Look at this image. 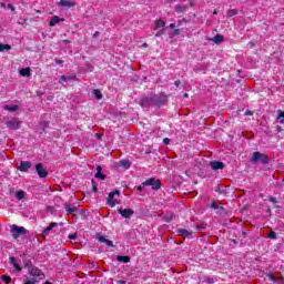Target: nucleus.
Masks as SVG:
<instances>
[{
  "instance_id": "obj_1",
  "label": "nucleus",
  "mask_w": 284,
  "mask_h": 284,
  "mask_svg": "<svg viewBox=\"0 0 284 284\" xmlns=\"http://www.w3.org/2000/svg\"><path fill=\"white\" fill-rule=\"evenodd\" d=\"M10 233H11L12 239H14V241H17V239H20L21 236H23V234H28V230H26V227H23V226L13 224V225H11Z\"/></svg>"
},
{
  "instance_id": "obj_2",
  "label": "nucleus",
  "mask_w": 284,
  "mask_h": 284,
  "mask_svg": "<svg viewBox=\"0 0 284 284\" xmlns=\"http://www.w3.org/2000/svg\"><path fill=\"white\" fill-rule=\"evenodd\" d=\"M145 187H152V190H161V181L154 178L148 179L142 183Z\"/></svg>"
},
{
  "instance_id": "obj_3",
  "label": "nucleus",
  "mask_w": 284,
  "mask_h": 284,
  "mask_svg": "<svg viewBox=\"0 0 284 284\" xmlns=\"http://www.w3.org/2000/svg\"><path fill=\"white\" fill-rule=\"evenodd\" d=\"M252 161H253V163H256L260 161L261 163H264V165H265V164L270 163V158L261 152H253Z\"/></svg>"
},
{
  "instance_id": "obj_4",
  "label": "nucleus",
  "mask_w": 284,
  "mask_h": 284,
  "mask_svg": "<svg viewBox=\"0 0 284 284\" xmlns=\"http://www.w3.org/2000/svg\"><path fill=\"white\" fill-rule=\"evenodd\" d=\"M119 194H121V192L119 190H115L114 192H111L108 196L106 203L108 205H110V207H114L116 205L118 199H119Z\"/></svg>"
},
{
  "instance_id": "obj_5",
  "label": "nucleus",
  "mask_w": 284,
  "mask_h": 284,
  "mask_svg": "<svg viewBox=\"0 0 284 284\" xmlns=\"http://www.w3.org/2000/svg\"><path fill=\"white\" fill-rule=\"evenodd\" d=\"M28 272H29L30 276H32V278H43L44 277L43 273H41V270H39L37 266H32V267L28 268Z\"/></svg>"
},
{
  "instance_id": "obj_6",
  "label": "nucleus",
  "mask_w": 284,
  "mask_h": 284,
  "mask_svg": "<svg viewBox=\"0 0 284 284\" xmlns=\"http://www.w3.org/2000/svg\"><path fill=\"white\" fill-rule=\"evenodd\" d=\"M36 171L40 179H45V176H48V170H45V168H43L42 163L36 164Z\"/></svg>"
},
{
  "instance_id": "obj_7",
  "label": "nucleus",
  "mask_w": 284,
  "mask_h": 284,
  "mask_svg": "<svg viewBox=\"0 0 284 284\" xmlns=\"http://www.w3.org/2000/svg\"><path fill=\"white\" fill-rule=\"evenodd\" d=\"M6 124L9 130H19L21 128V122L18 119L9 120Z\"/></svg>"
},
{
  "instance_id": "obj_8",
  "label": "nucleus",
  "mask_w": 284,
  "mask_h": 284,
  "mask_svg": "<svg viewBox=\"0 0 284 284\" xmlns=\"http://www.w3.org/2000/svg\"><path fill=\"white\" fill-rule=\"evenodd\" d=\"M119 214H121V216H123V219H130L131 216L134 215V210L128 207V209H123V207H120L118 210Z\"/></svg>"
},
{
  "instance_id": "obj_9",
  "label": "nucleus",
  "mask_w": 284,
  "mask_h": 284,
  "mask_svg": "<svg viewBox=\"0 0 284 284\" xmlns=\"http://www.w3.org/2000/svg\"><path fill=\"white\" fill-rule=\"evenodd\" d=\"M30 168H32V162H30V161H21L20 165L18 166V170L20 172H28V170H30Z\"/></svg>"
},
{
  "instance_id": "obj_10",
  "label": "nucleus",
  "mask_w": 284,
  "mask_h": 284,
  "mask_svg": "<svg viewBox=\"0 0 284 284\" xmlns=\"http://www.w3.org/2000/svg\"><path fill=\"white\" fill-rule=\"evenodd\" d=\"M58 6H60L61 8H74V6H77V3H74L70 0H60Z\"/></svg>"
},
{
  "instance_id": "obj_11",
  "label": "nucleus",
  "mask_w": 284,
  "mask_h": 284,
  "mask_svg": "<svg viewBox=\"0 0 284 284\" xmlns=\"http://www.w3.org/2000/svg\"><path fill=\"white\" fill-rule=\"evenodd\" d=\"M9 264L12 265V267H14L16 272H21V270H23L21 265H19V263L17 262V258L14 257H9Z\"/></svg>"
},
{
  "instance_id": "obj_12",
  "label": "nucleus",
  "mask_w": 284,
  "mask_h": 284,
  "mask_svg": "<svg viewBox=\"0 0 284 284\" xmlns=\"http://www.w3.org/2000/svg\"><path fill=\"white\" fill-rule=\"evenodd\" d=\"M210 165H211L212 170H223V168H225V164L223 162H219V161H212V162H210Z\"/></svg>"
},
{
  "instance_id": "obj_13",
  "label": "nucleus",
  "mask_w": 284,
  "mask_h": 284,
  "mask_svg": "<svg viewBox=\"0 0 284 284\" xmlns=\"http://www.w3.org/2000/svg\"><path fill=\"white\" fill-rule=\"evenodd\" d=\"M176 232H178L179 236H185L186 239L192 237V231H187L185 229H178Z\"/></svg>"
},
{
  "instance_id": "obj_14",
  "label": "nucleus",
  "mask_w": 284,
  "mask_h": 284,
  "mask_svg": "<svg viewBox=\"0 0 284 284\" xmlns=\"http://www.w3.org/2000/svg\"><path fill=\"white\" fill-rule=\"evenodd\" d=\"M98 241H99L100 243H105V245H108L109 247H114V244L112 243V241L105 239V236H103V235H100V236L98 237Z\"/></svg>"
},
{
  "instance_id": "obj_15",
  "label": "nucleus",
  "mask_w": 284,
  "mask_h": 284,
  "mask_svg": "<svg viewBox=\"0 0 284 284\" xmlns=\"http://www.w3.org/2000/svg\"><path fill=\"white\" fill-rule=\"evenodd\" d=\"M64 210L68 212V214H74L77 212V206H73L72 204L64 203Z\"/></svg>"
},
{
  "instance_id": "obj_16",
  "label": "nucleus",
  "mask_w": 284,
  "mask_h": 284,
  "mask_svg": "<svg viewBox=\"0 0 284 284\" xmlns=\"http://www.w3.org/2000/svg\"><path fill=\"white\" fill-rule=\"evenodd\" d=\"M175 12L178 14H183V13L187 12V6L180 4V6L175 7Z\"/></svg>"
},
{
  "instance_id": "obj_17",
  "label": "nucleus",
  "mask_w": 284,
  "mask_h": 284,
  "mask_svg": "<svg viewBox=\"0 0 284 284\" xmlns=\"http://www.w3.org/2000/svg\"><path fill=\"white\" fill-rule=\"evenodd\" d=\"M102 168L99 165L97 166V173H95V179H100V181H104L105 180V175L102 172Z\"/></svg>"
},
{
  "instance_id": "obj_18",
  "label": "nucleus",
  "mask_w": 284,
  "mask_h": 284,
  "mask_svg": "<svg viewBox=\"0 0 284 284\" xmlns=\"http://www.w3.org/2000/svg\"><path fill=\"white\" fill-rule=\"evenodd\" d=\"M3 110H7L8 112H17L19 110V105L17 104H7L4 105Z\"/></svg>"
},
{
  "instance_id": "obj_19",
  "label": "nucleus",
  "mask_w": 284,
  "mask_h": 284,
  "mask_svg": "<svg viewBox=\"0 0 284 284\" xmlns=\"http://www.w3.org/2000/svg\"><path fill=\"white\" fill-rule=\"evenodd\" d=\"M60 21H63V19L61 20V18H59L58 16H54L53 18H51L49 26H51V28H54V26H57V23H59Z\"/></svg>"
},
{
  "instance_id": "obj_20",
  "label": "nucleus",
  "mask_w": 284,
  "mask_h": 284,
  "mask_svg": "<svg viewBox=\"0 0 284 284\" xmlns=\"http://www.w3.org/2000/svg\"><path fill=\"white\" fill-rule=\"evenodd\" d=\"M163 28H165V21H163V20H158V21L155 22L154 30H163Z\"/></svg>"
},
{
  "instance_id": "obj_21",
  "label": "nucleus",
  "mask_w": 284,
  "mask_h": 284,
  "mask_svg": "<svg viewBox=\"0 0 284 284\" xmlns=\"http://www.w3.org/2000/svg\"><path fill=\"white\" fill-rule=\"evenodd\" d=\"M20 75L21 77H32L30 68H24L20 70Z\"/></svg>"
},
{
  "instance_id": "obj_22",
  "label": "nucleus",
  "mask_w": 284,
  "mask_h": 284,
  "mask_svg": "<svg viewBox=\"0 0 284 284\" xmlns=\"http://www.w3.org/2000/svg\"><path fill=\"white\" fill-rule=\"evenodd\" d=\"M59 224L57 222H52L47 229H44V234H50L54 227H57Z\"/></svg>"
},
{
  "instance_id": "obj_23",
  "label": "nucleus",
  "mask_w": 284,
  "mask_h": 284,
  "mask_svg": "<svg viewBox=\"0 0 284 284\" xmlns=\"http://www.w3.org/2000/svg\"><path fill=\"white\" fill-rule=\"evenodd\" d=\"M16 199H18V201H23V199H26V192L22 190L17 191Z\"/></svg>"
},
{
  "instance_id": "obj_24",
  "label": "nucleus",
  "mask_w": 284,
  "mask_h": 284,
  "mask_svg": "<svg viewBox=\"0 0 284 284\" xmlns=\"http://www.w3.org/2000/svg\"><path fill=\"white\" fill-rule=\"evenodd\" d=\"M116 261H119V263H130V256L119 255Z\"/></svg>"
},
{
  "instance_id": "obj_25",
  "label": "nucleus",
  "mask_w": 284,
  "mask_h": 284,
  "mask_svg": "<svg viewBox=\"0 0 284 284\" xmlns=\"http://www.w3.org/2000/svg\"><path fill=\"white\" fill-rule=\"evenodd\" d=\"M213 43H223L224 39L223 36L216 34L214 38H212Z\"/></svg>"
},
{
  "instance_id": "obj_26",
  "label": "nucleus",
  "mask_w": 284,
  "mask_h": 284,
  "mask_svg": "<svg viewBox=\"0 0 284 284\" xmlns=\"http://www.w3.org/2000/svg\"><path fill=\"white\" fill-rule=\"evenodd\" d=\"M0 281H2V282L6 283V284H10V283H12V277H10V276H8V275H2V276L0 277Z\"/></svg>"
},
{
  "instance_id": "obj_27",
  "label": "nucleus",
  "mask_w": 284,
  "mask_h": 284,
  "mask_svg": "<svg viewBox=\"0 0 284 284\" xmlns=\"http://www.w3.org/2000/svg\"><path fill=\"white\" fill-rule=\"evenodd\" d=\"M6 50H12V47L10 44L0 43V52H6Z\"/></svg>"
},
{
  "instance_id": "obj_28",
  "label": "nucleus",
  "mask_w": 284,
  "mask_h": 284,
  "mask_svg": "<svg viewBox=\"0 0 284 284\" xmlns=\"http://www.w3.org/2000/svg\"><path fill=\"white\" fill-rule=\"evenodd\" d=\"M277 121H280L282 124L284 123V111H277Z\"/></svg>"
},
{
  "instance_id": "obj_29",
  "label": "nucleus",
  "mask_w": 284,
  "mask_h": 284,
  "mask_svg": "<svg viewBox=\"0 0 284 284\" xmlns=\"http://www.w3.org/2000/svg\"><path fill=\"white\" fill-rule=\"evenodd\" d=\"M34 283H39V281H37V278H34V277H26L24 278V284H34Z\"/></svg>"
},
{
  "instance_id": "obj_30",
  "label": "nucleus",
  "mask_w": 284,
  "mask_h": 284,
  "mask_svg": "<svg viewBox=\"0 0 284 284\" xmlns=\"http://www.w3.org/2000/svg\"><path fill=\"white\" fill-rule=\"evenodd\" d=\"M120 165H122V168H125V170H130V161L128 160H122L120 161Z\"/></svg>"
},
{
  "instance_id": "obj_31",
  "label": "nucleus",
  "mask_w": 284,
  "mask_h": 284,
  "mask_svg": "<svg viewBox=\"0 0 284 284\" xmlns=\"http://www.w3.org/2000/svg\"><path fill=\"white\" fill-rule=\"evenodd\" d=\"M33 265H32V261H30V260H28V258H26L24 261H23V267H27L28 270H30V267H32Z\"/></svg>"
},
{
  "instance_id": "obj_32",
  "label": "nucleus",
  "mask_w": 284,
  "mask_h": 284,
  "mask_svg": "<svg viewBox=\"0 0 284 284\" xmlns=\"http://www.w3.org/2000/svg\"><path fill=\"white\" fill-rule=\"evenodd\" d=\"M235 14H239V11L236 9H231L227 11L226 17H235Z\"/></svg>"
},
{
  "instance_id": "obj_33",
  "label": "nucleus",
  "mask_w": 284,
  "mask_h": 284,
  "mask_svg": "<svg viewBox=\"0 0 284 284\" xmlns=\"http://www.w3.org/2000/svg\"><path fill=\"white\" fill-rule=\"evenodd\" d=\"M93 94L95 99H99V100L103 99V94H101V91L99 90H93Z\"/></svg>"
},
{
  "instance_id": "obj_34",
  "label": "nucleus",
  "mask_w": 284,
  "mask_h": 284,
  "mask_svg": "<svg viewBox=\"0 0 284 284\" xmlns=\"http://www.w3.org/2000/svg\"><path fill=\"white\" fill-rule=\"evenodd\" d=\"M148 103H149V104H152V101H151L150 99H148V98H144V99L141 100V105H142V108L145 106V105H148Z\"/></svg>"
},
{
  "instance_id": "obj_35",
  "label": "nucleus",
  "mask_w": 284,
  "mask_h": 284,
  "mask_svg": "<svg viewBox=\"0 0 284 284\" xmlns=\"http://www.w3.org/2000/svg\"><path fill=\"white\" fill-rule=\"evenodd\" d=\"M164 32H165V29H158V32L155 33V37H163Z\"/></svg>"
},
{
  "instance_id": "obj_36",
  "label": "nucleus",
  "mask_w": 284,
  "mask_h": 284,
  "mask_svg": "<svg viewBox=\"0 0 284 284\" xmlns=\"http://www.w3.org/2000/svg\"><path fill=\"white\" fill-rule=\"evenodd\" d=\"M174 219V215L173 214H170V215H165L164 216V220L166 221V223H170V221H172Z\"/></svg>"
},
{
  "instance_id": "obj_37",
  "label": "nucleus",
  "mask_w": 284,
  "mask_h": 284,
  "mask_svg": "<svg viewBox=\"0 0 284 284\" xmlns=\"http://www.w3.org/2000/svg\"><path fill=\"white\" fill-rule=\"evenodd\" d=\"M268 239H272V240L276 239V232L271 231V232L268 233Z\"/></svg>"
},
{
  "instance_id": "obj_38",
  "label": "nucleus",
  "mask_w": 284,
  "mask_h": 284,
  "mask_svg": "<svg viewBox=\"0 0 284 284\" xmlns=\"http://www.w3.org/2000/svg\"><path fill=\"white\" fill-rule=\"evenodd\" d=\"M267 276L270 281H272L273 283H276V277H274V274H268Z\"/></svg>"
},
{
  "instance_id": "obj_39",
  "label": "nucleus",
  "mask_w": 284,
  "mask_h": 284,
  "mask_svg": "<svg viewBox=\"0 0 284 284\" xmlns=\"http://www.w3.org/2000/svg\"><path fill=\"white\" fill-rule=\"evenodd\" d=\"M61 81H60V83H65V82H68V77H65V75H61Z\"/></svg>"
},
{
  "instance_id": "obj_40",
  "label": "nucleus",
  "mask_w": 284,
  "mask_h": 284,
  "mask_svg": "<svg viewBox=\"0 0 284 284\" xmlns=\"http://www.w3.org/2000/svg\"><path fill=\"white\" fill-rule=\"evenodd\" d=\"M179 34H181V30H180V29H175V30L173 31V37H176V36H179Z\"/></svg>"
},
{
  "instance_id": "obj_41",
  "label": "nucleus",
  "mask_w": 284,
  "mask_h": 284,
  "mask_svg": "<svg viewBox=\"0 0 284 284\" xmlns=\"http://www.w3.org/2000/svg\"><path fill=\"white\" fill-rule=\"evenodd\" d=\"M170 138H165V139H163V143H164V145H170Z\"/></svg>"
},
{
  "instance_id": "obj_42",
  "label": "nucleus",
  "mask_w": 284,
  "mask_h": 284,
  "mask_svg": "<svg viewBox=\"0 0 284 284\" xmlns=\"http://www.w3.org/2000/svg\"><path fill=\"white\" fill-rule=\"evenodd\" d=\"M268 201H270L271 203H276V197L271 196V197L268 199Z\"/></svg>"
},
{
  "instance_id": "obj_43",
  "label": "nucleus",
  "mask_w": 284,
  "mask_h": 284,
  "mask_svg": "<svg viewBox=\"0 0 284 284\" xmlns=\"http://www.w3.org/2000/svg\"><path fill=\"white\" fill-rule=\"evenodd\" d=\"M143 187H145V186H143V184L139 185L138 186V192H143Z\"/></svg>"
},
{
  "instance_id": "obj_44",
  "label": "nucleus",
  "mask_w": 284,
  "mask_h": 284,
  "mask_svg": "<svg viewBox=\"0 0 284 284\" xmlns=\"http://www.w3.org/2000/svg\"><path fill=\"white\" fill-rule=\"evenodd\" d=\"M8 8H9V10H11L12 12H14V6H12V4H8Z\"/></svg>"
},
{
  "instance_id": "obj_45",
  "label": "nucleus",
  "mask_w": 284,
  "mask_h": 284,
  "mask_svg": "<svg viewBox=\"0 0 284 284\" xmlns=\"http://www.w3.org/2000/svg\"><path fill=\"white\" fill-rule=\"evenodd\" d=\"M74 79H77V77H67V81H74Z\"/></svg>"
},
{
  "instance_id": "obj_46",
  "label": "nucleus",
  "mask_w": 284,
  "mask_h": 284,
  "mask_svg": "<svg viewBox=\"0 0 284 284\" xmlns=\"http://www.w3.org/2000/svg\"><path fill=\"white\" fill-rule=\"evenodd\" d=\"M174 85H175L176 88H179V87L181 85V81H179V80L175 81V82H174Z\"/></svg>"
},
{
  "instance_id": "obj_47",
  "label": "nucleus",
  "mask_w": 284,
  "mask_h": 284,
  "mask_svg": "<svg viewBox=\"0 0 284 284\" xmlns=\"http://www.w3.org/2000/svg\"><path fill=\"white\" fill-rule=\"evenodd\" d=\"M69 239H71V241H74V239H77V234L69 235Z\"/></svg>"
},
{
  "instance_id": "obj_48",
  "label": "nucleus",
  "mask_w": 284,
  "mask_h": 284,
  "mask_svg": "<svg viewBox=\"0 0 284 284\" xmlns=\"http://www.w3.org/2000/svg\"><path fill=\"white\" fill-rule=\"evenodd\" d=\"M252 114H253L252 111H246V112H245V115H246V116H252Z\"/></svg>"
},
{
  "instance_id": "obj_49",
  "label": "nucleus",
  "mask_w": 284,
  "mask_h": 284,
  "mask_svg": "<svg viewBox=\"0 0 284 284\" xmlns=\"http://www.w3.org/2000/svg\"><path fill=\"white\" fill-rule=\"evenodd\" d=\"M210 207H212L213 210H216V204L212 203V204H210Z\"/></svg>"
},
{
  "instance_id": "obj_50",
  "label": "nucleus",
  "mask_w": 284,
  "mask_h": 284,
  "mask_svg": "<svg viewBox=\"0 0 284 284\" xmlns=\"http://www.w3.org/2000/svg\"><path fill=\"white\" fill-rule=\"evenodd\" d=\"M169 28L174 29V28H176V24L171 23V24L169 26Z\"/></svg>"
},
{
  "instance_id": "obj_51",
  "label": "nucleus",
  "mask_w": 284,
  "mask_h": 284,
  "mask_svg": "<svg viewBox=\"0 0 284 284\" xmlns=\"http://www.w3.org/2000/svg\"><path fill=\"white\" fill-rule=\"evenodd\" d=\"M55 63L61 64V63H63V60H55Z\"/></svg>"
},
{
  "instance_id": "obj_52",
  "label": "nucleus",
  "mask_w": 284,
  "mask_h": 284,
  "mask_svg": "<svg viewBox=\"0 0 284 284\" xmlns=\"http://www.w3.org/2000/svg\"><path fill=\"white\" fill-rule=\"evenodd\" d=\"M1 8H6V3L4 2H1Z\"/></svg>"
},
{
  "instance_id": "obj_53",
  "label": "nucleus",
  "mask_w": 284,
  "mask_h": 284,
  "mask_svg": "<svg viewBox=\"0 0 284 284\" xmlns=\"http://www.w3.org/2000/svg\"><path fill=\"white\" fill-rule=\"evenodd\" d=\"M142 48H148V43H143V44H142Z\"/></svg>"
},
{
  "instance_id": "obj_54",
  "label": "nucleus",
  "mask_w": 284,
  "mask_h": 284,
  "mask_svg": "<svg viewBox=\"0 0 284 284\" xmlns=\"http://www.w3.org/2000/svg\"><path fill=\"white\" fill-rule=\"evenodd\" d=\"M204 227L203 226H197V230H203Z\"/></svg>"
},
{
  "instance_id": "obj_55",
  "label": "nucleus",
  "mask_w": 284,
  "mask_h": 284,
  "mask_svg": "<svg viewBox=\"0 0 284 284\" xmlns=\"http://www.w3.org/2000/svg\"><path fill=\"white\" fill-rule=\"evenodd\" d=\"M93 191L97 192V186H93Z\"/></svg>"
},
{
  "instance_id": "obj_56",
  "label": "nucleus",
  "mask_w": 284,
  "mask_h": 284,
  "mask_svg": "<svg viewBox=\"0 0 284 284\" xmlns=\"http://www.w3.org/2000/svg\"><path fill=\"white\" fill-rule=\"evenodd\" d=\"M121 284H125V281H120Z\"/></svg>"
},
{
  "instance_id": "obj_57",
  "label": "nucleus",
  "mask_w": 284,
  "mask_h": 284,
  "mask_svg": "<svg viewBox=\"0 0 284 284\" xmlns=\"http://www.w3.org/2000/svg\"><path fill=\"white\" fill-rule=\"evenodd\" d=\"M213 14H217V12H216V11H214V12H213Z\"/></svg>"
},
{
  "instance_id": "obj_58",
  "label": "nucleus",
  "mask_w": 284,
  "mask_h": 284,
  "mask_svg": "<svg viewBox=\"0 0 284 284\" xmlns=\"http://www.w3.org/2000/svg\"><path fill=\"white\" fill-rule=\"evenodd\" d=\"M184 97L187 98V93H185Z\"/></svg>"
}]
</instances>
